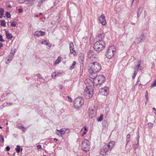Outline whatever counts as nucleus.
<instances>
[{
    "instance_id": "nucleus-41",
    "label": "nucleus",
    "mask_w": 156,
    "mask_h": 156,
    "mask_svg": "<svg viewBox=\"0 0 156 156\" xmlns=\"http://www.w3.org/2000/svg\"><path fill=\"white\" fill-rule=\"evenodd\" d=\"M55 64H57L58 63V58L55 61Z\"/></svg>"
},
{
    "instance_id": "nucleus-43",
    "label": "nucleus",
    "mask_w": 156,
    "mask_h": 156,
    "mask_svg": "<svg viewBox=\"0 0 156 156\" xmlns=\"http://www.w3.org/2000/svg\"><path fill=\"white\" fill-rule=\"evenodd\" d=\"M37 149H39L41 148V145H38L37 146Z\"/></svg>"
},
{
    "instance_id": "nucleus-64",
    "label": "nucleus",
    "mask_w": 156,
    "mask_h": 156,
    "mask_svg": "<svg viewBox=\"0 0 156 156\" xmlns=\"http://www.w3.org/2000/svg\"><path fill=\"white\" fill-rule=\"evenodd\" d=\"M42 13H40V14H39V15H42Z\"/></svg>"
},
{
    "instance_id": "nucleus-11",
    "label": "nucleus",
    "mask_w": 156,
    "mask_h": 156,
    "mask_svg": "<svg viewBox=\"0 0 156 156\" xmlns=\"http://www.w3.org/2000/svg\"><path fill=\"white\" fill-rule=\"evenodd\" d=\"M97 113L96 111L93 109L92 108H89V116L90 119L95 117Z\"/></svg>"
},
{
    "instance_id": "nucleus-35",
    "label": "nucleus",
    "mask_w": 156,
    "mask_h": 156,
    "mask_svg": "<svg viewBox=\"0 0 156 156\" xmlns=\"http://www.w3.org/2000/svg\"><path fill=\"white\" fill-rule=\"evenodd\" d=\"M16 23L15 22L13 21L11 23V26L12 27H15Z\"/></svg>"
},
{
    "instance_id": "nucleus-37",
    "label": "nucleus",
    "mask_w": 156,
    "mask_h": 156,
    "mask_svg": "<svg viewBox=\"0 0 156 156\" xmlns=\"http://www.w3.org/2000/svg\"><path fill=\"white\" fill-rule=\"evenodd\" d=\"M145 96L146 98V102H147L148 101V94L147 91L146 92V93L145 94Z\"/></svg>"
},
{
    "instance_id": "nucleus-5",
    "label": "nucleus",
    "mask_w": 156,
    "mask_h": 156,
    "mask_svg": "<svg viewBox=\"0 0 156 156\" xmlns=\"http://www.w3.org/2000/svg\"><path fill=\"white\" fill-rule=\"evenodd\" d=\"M116 51V48L115 46H112L110 47L107 50L105 53L106 57L110 59L114 55Z\"/></svg>"
},
{
    "instance_id": "nucleus-29",
    "label": "nucleus",
    "mask_w": 156,
    "mask_h": 156,
    "mask_svg": "<svg viewBox=\"0 0 156 156\" xmlns=\"http://www.w3.org/2000/svg\"><path fill=\"white\" fill-rule=\"evenodd\" d=\"M156 86V80H155L154 81L151 85L150 87H153Z\"/></svg>"
},
{
    "instance_id": "nucleus-51",
    "label": "nucleus",
    "mask_w": 156,
    "mask_h": 156,
    "mask_svg": "<svg viewBox=\"0 0 156 156\" xmlns=\"http://www.w3.org/2000/svg\"><path fill=\"white\" fill-rule=\"evenodd\" d=\"M140 8H138V11H137V12H140V14L141 13V11H140Z\"/></svg>"
},
{
    "instance_id": "nucleus-12",
    "label": "nucleus",
    "mask_w": 156,
    "mask_h": 156,
    "mask_svg": "<svg viewBox=\"0 0 156 156\" xmlns=\"http://www.w3.org/2000/svg\"><path fill=\"white\" fill-rule=\"evenodd\" d=\"M109 91V88L108 87H105L103 88H101L99 90L100 92L102 94L106 96L108 94Z\"/></svg>"
},
{
    "instance_id": "nucleus-22",
    "label": "nucleus",
    "mask_w": 156,
    "mask_h": 156,
    "mask_svg": "<svg viewBox=\"0 0 156 156\" xmlns=\"http://www.w3.org/2000/svg\"><path fill=\"white\" fill-rule=\"evenodd\" d=\"M138 63L139 64L136 66L135 70L138 71V69L141 70V66H140V63H141V61H138Z\"/></svg>"
},
{
    "instance_id": "nucleus-44",
    "label": "nucleus",
    "mask_w": 156,
    "mask_h": 156,
    "mask_svg": "<svg viewBox=\"0 0 156 156\" xmlns=\"http://www.w3.org/2000/svg\"><path fill=\"white\" fill-rule=\"evenodd\" d=\"M68 100H69V102H72V99L71 98H70V97L69 96H68Z\"/></svg>"
},
{
    "instance_id": "nucleus-46",
    "label": "nucleus",
    "mask_w": 156,
    "mask_h": 156,
    "mask_svg": "<svg viewBox=\"0 0 156 156\" xmlns=\"http://www.w3.org/2000/svg\"><path fill=\"white\" fill-rule=\"evenodd\" d=\"M152 125V124L151 123V122H149L148 123V126L150 127V126H151Z\"/></svg>"
},
{
    "instance_id": "nucleus-55",
    "label": "nucleus",
    "mask_w": 156,
    "mask_h": 156,
    "mask_svg": "<svg viewBox=\"0 0 156 156\" xmlns=\"http://www.w3.org/2000/svg\"><path fill=\"white\" fill-rule=\"evenodd\" d=\"M139 0H133L132 2H133L135 1L136 2V3H137L138 2Z\"/></svg>"
},
{
    "instance_id": "nucleus-39",
    "label": "nucleus",
    "mask_w": 156,
    "mask_h": 156,
    "mask_svg": "<svg viewBox=\"0 0 156 156\" xmlns=\"http://www.w3.org/2000/svg\"><path fill=\"white\" fill-rule=\"evenodd\" d=\"M46 45L48 46L47 48L48 49H49L51 47V44H50V43L48 42V44L47 45Z\"/></svg>"
},
{
    "instance_id": "nucleus-56",
    "label": "nucleus",
    "mask_w": 156,
    "mask_h": 156,
    "mask_svg": "<svg viewBox=\"0 0 156 156\" xmlns=\"http://www.w3.org/2000/svg\"><path fill=\"white\" fill-rule=\"evenodd\" d=\"M54 141H55L56 142V141H57L58 140V139H56V138H54Z\"/></svg>"
},
{
    "instance_id": "nucleus-40",
    "label": "nucleus",
    "mask_w": 156,
    "mask_h": 156,
    "mask_svg": "<svg viewBox=\"0 0 156 156\" xmlns=\"http://www.w3.org/2000/svg\"><path fill=\"white\" fill-rule=\"evenodd\" d=\"M12 103L11 102H9L6 103V106H10L12 105Z\"/></svg>"
},
{
    "instance_id": "nucleus-38",
    "label": "nucleus",
    "mask_w": 156,
    "mask_h": 156,
    "mask_svg": "<svg viewBox=\"0 0 156 156\" xmlns=\"http://www.w3.org/2000/svg\"><path fill=\"white\" fill-rule=\"evenodd\" d=\"M48 42L47 41H42V44L46 45L48 44Z\"/></svg>"
},
{
    "instance_id": "nucleus-24",
    "label": "nucleus",
    "mask_w": 156,
    "mask_h": 156,
    "mask_svg": "<svg viewBox=\"0 0 156 156\" xmlns=\"http://www.w3.org/2000/svg\"><path fill=\"white\" fill-rule=\"evenodd\" d=\"M84 59V55H82L81 56H80L79 58V60L80 61V62L81 63L83 62Z\"/></svg>"
},
{
    "instance_id": "nucleus-52",
    "label": "nucleus",
    "mask_w": 156,
    "mask_h": 156,
    "mask_svg": "<svg viewBox=\"0 0 156 156\" xmlns=\"http://www.w3.org/2000/svg\"><path fill=\"white\" fill-rule=\"evenodd\" d=\"M62 87H63L62 85H60L59 86V88L61 89H62Z\"/></svg>"
},
{
    "instance_id": "nucleus-4",
    "label": "nucleus",
    "mask_w": 156,
    "mask_h": 156,
    "mask_svg": "<svg viewBox=\"0 0 156 156\" xmlns=\"http://www.w3.org/2000/svg\"><path fill=\"white\" fill-rule=\"evenodd\" d=\"M105 45L104 41H98L94 43V48L95 50L100 51L105 48Z\"/></svg>"
},
{
    "instance_id": "nucleus-6",
    "label": "nucleus",
    "mask_w": 156,
    "mask_h": 156,
    "mask_svg": "<svg viewBox=\"0 0 156 156\" xmlns=\"http://www.w3.org/2000/svg\"><path fill=\"white\" fill-rule=\"evenodd\" d=\"M84 102V100L81 97H78L76 98L74 101V106L75 108L78 109L81 107Z\"/></svg>"
},
{
    "instance_id": "nucleus-34",
    "label": "nucleus",
    "mask_w": 156,
    "mask_h": 156,
    "mask_svg": "<svg viewBox=\"0 0 156 156\" xmlns=\"http://www.w3.org/2000/svg\"><path fill=\"white\" fill-rule=\"evenodd\" d=\"M58 75L55 72L52 73L51 74V76L52 77H53L54 79L55 78V77L57 76Z\"/></svg>"
},
{
    "instance_id": "nucleus-45",
    "label": "nucleus",
    "mask_w": 156,
    "mask_h": 156,
    "mask_svg": "<svg viewBox=\"0 0 156 156\" xmlns=\"http://www.w3.org/2000/svg\"><path fill=\"white\" fill-rule=\"evenodd\" d=\"M105 123V124H105V127H106L107 126V122L105 121V120H104L103 121V123Z\"/></svg>"
},
{
    "instance_id": "nucleus-23",
    "label": "nucleus",
    "mask_w": 156,
    "mask_h": 156,
    "mask_svg": "<svg viewBox=\"0 0 156 156\" xmlns=\"http://www.w3.org/2000/svg\"><path fill=\"white\" fill-rule=\"evenodd\" d=\"M103 114H101L99 117H98L97 119V121L100 122L103 119Z\"/></svg>"
},
{
    "instance_id": "nucleus-30",
    "label": "nucleus",
    "mask_w": 156,
    "mask_h": 156,
    "mask_svg": "<svg viewBox=\"0 0 156 156\" xmlns=\"http://www.w3.org/2000/svg\"><path fill=\"white\" fill-rule=\"evenodd\" d=\"M76 61H74L73 63V64L72 65L70 66V69H73L74 68V67L75 66V65H76Z\"/></svg>"
},
{
    "instance_id": "nucleus-15",
    "label": "nucleus",
    "mask_w": 156,
    "mask_h": 156,
    "mask_svg": "<svg viewBox=\"0 0 156 156\" xmlns=\"http://www.w3.org/2000/svg\"><path fill=\"white\" fill-rule=\"evenodd\" d=\"M69 131V129L62 128L60 130H59V133L60 134L61 136H62L64 134L68 133Z\"/></svg>"
},
{
    "instance_id": "nucleus-18",
    "label": "nucleus",
    "mask_w": 156,
    "mask_h": 156,
    "mask_svg": "<svg viewBox=\"0 0 156 156\" xmlns=\"http://www.w3.org/2000/svg\"><path fill=\"white\" fill-rule=\"evenodd\" d=\"M5 34L8 39H11L13 37V36L11 34L9 33L8 31H5Z\"/></svg>"
},
{
    "instance_id": "nucleus-21",
    "label": "nucleus",
    "mask_w": 156,
    "mask_h": 156,
    "mask_svg": "<svg viewBox=\"0 0 156 156\" xmlns=\"http://www.w3.org/2000/svg\"><path fill=\"white\" fill-rule=\"evenodd\" d=\"M29 6H30L34 4V0H27Z\"/></svg>"
},
{
    "instance_id": "nucleus-27",
    "label": "nucleus",
    "mask_w": 156,
    "mask_h": 156,
    "mask_svg": "<svg viewBox=\"0 0 156 156\" xmlns=\"http://www.w3.org/2000/svg\"><path fill=\"white\" fill-rule=\"evenodd\" d=\"M130 134H128L126 136V142H127V144L129 142L130 140Z\"/></svg>"
},
{
    "instance_id": "nucleus-36",
    "label": "nucleus",
    "mask_w": 156,
    "mask_h": 156,
    "mask_svg": "<svg viewBox=\"0 0 156 156\" xmlns=\"http://www.w3.org/2000/svg\"><path fill=\"white\" fill-rule=\"evenodd\" d=\"M137 71H138L135 70V71H134V72L133 74V76H132V78L133 79L135 78V76H136V75L137 73Z\"/></svg>"
},
{
    "instance_id": "nucleus-63",
    "label": "nucleus",
    "mask_w": 156,
    "mask_h": 156,
    "mask_svg": "<svg viewBox=\"0 0 156 156\" xmlns=\"http://www.w3.org/2000/svg\"><path fill=\"white\" fill-rule=\"evenodd\" d=\"M0 128L2 129V127L0 126Z\"/></svg>"
},
{
    "instance_id": "nucleus-25",
    "label": "nucleus",
    "mask_w": 156,
    "mask_h": 156,
    "mask_svg": "<svg viewBox=\"0 0 156 156\" xmlns=\"http://www.w3.org/2000/svg\"><path fill=\"white\" fill-rule=\"evenodd\" d=\"M1 25L3 27H5L6 26V23L5 21L4 20H1L0 21Z\"/></svg>"
},
{
    "instance_id": "nucleus-61",
    "label": "nucleus",
    "mask_w": 156,
    "mask_h": 156,
    "mask_svg": "<svg viewBox=\"0 0 156 156\" xmlns=\"http://www.w3.org/2000/svg\"><path fill=\"white\" fill-rule=\"evenodd\" d=\"M61 58H59V63L60 62V61H61Z\"/></svg>"
},
{
    "instance_id": "nucleus-9",
    "label": "nucleus",
    "mask_w": 156,
    "mask_h": 156,
    "mask_svg": "<svg viewBox=\"0 0 156 156\" xmlns=\"http://www.w3.org/2000/svg\"><path fill=\"white\" fill-rule=\"evenodd\" d=\"M146 35V33H143L140 36L136 39L135 40V43L138 44L143 42L146 38L145 37Z\"/></svg>"
},
{
    "instance_id": "nucleus-59",
    "label": "nucleus",
    "mask_w": 156,
    "mask_h": 156,
    "mask_svg": "<svg viewBox=\"0 0 156 156\" xmlns=\"http://www.w3.org/2000/svg\"><path fill=\"white\" fill-rule=\"evenodd\" d=\"M153 109L155 111H156V109L155 108H153Z\"/></svg>"
},
{
    "instance_id": "nucleus-62",
    "label": "nucleus",
    "mask_w": 156,
    "mask_h": 156,
    "mask_svg": "<svg viewBox=\"0 0 156 156\" xmlns=\"http://www.w3.org/2000/svg\"><path fill=\"white\" fill-rule=\"evenodd\" d=\"M35 16L36 17H38V15H35Z\"/></svg>"
},
{
    "instance_id": "nucleus-31",
    "label": "nucleus",
    "mask_w": 156,
    "mask_h": 156,
    "mask_svg": "<svg viewBox=\"0 0 156 156\" xmlns=\"http://www.w3.org/2000/svg\"><path fill=\"white\" fill-rule=\"evenodd\" d=\"M5 15L7 18H9L11 17V15L9 12H6L5 13Z\"/></svg>"
},
{
    "instance_id": "nucleus-17",
    "label": "nucleus",
    "mask_w": 156,
    "mask_h": 156,
    "mask_svg": "<svg viewBox=\"0 0 156 156\" xmlns=\"http://www.w3.org/2000/svg\"><path fill=\"white\" fill-rule=\"evenodd\" d=\"M97 38L98 41H103L104 38V34L103 33H99L97 35Z\"/></svg>"
},
{
    "instance_id": "nucleus-32",
    "label": "nucleus",
    "mask_w": 156,
    "mask_h": 156,
    "mask_svg": "<svg viewBox=\"0 0 156 156\" xmlns=\"http://www.w3.org/2000/svg\"><path fill=\"white\" fill-rule=\"evenodd\" d=\"M4 137L2 135H0V141L4 143Z\"/></svg>"
},
{
    "instance_id": "nucleus-10",
    "label": "nucleus",
    "mask_w": 156,
    "mask_h": 156,
    "mask_svg": "<svg viewBox=\"0 0 156 156\" xmlns=\"http://www.w3.org/2000/svg\"><path fill=\"white\" fill-rule=\"evenodd\" d=\"M98 82V83L97 84V86H99L105 82V77L102 75H99L96 78Z\"/></svg>"
},
{
    "instance_id": "nucleus-7",
    "label": "nucleus",
    "mask_w": 156,
    "mask_h": 156,
    "mask_svg": "<svg viewBox=\"0 0 156 156\" xmlns=\"http://www.w3.org/2000/svg\"><path fill=\"white\" fill-rule=\"evenodd\" d=\"M81 149L84 151H87L90 148V142L87 140H84L82 142L81 145Z\"/></svg>"
},
{
    "instance_id": "nucleus-16",
    "label": "nucleus",
    "mask_w": 156,
    "mask_h": 156,
    "mask_svg": "<svg viewBox=\"0 0 156 156\" xmlns=\"http://www.w3.org/2000/svg\"><path fill=\"white\" fill-rule=\"evenodd\" d=\"M44 34L45 33L42 31H37L34 32V36L39 37L40 36H42L44 35Z\"/></svg>"
},
{
    "instance_id": "nucleus-42",
    "label": "nucleus",
    "mask_w": 156,
    "mask_h": 156,
    "mask_svg": "<svg viewBox=\"0 0 156 156\" xmlns=\"http://www.w3.org/2000/svg\"><path fill=\"white\" fill-rule=\"evenodd\" d=\"M5 148L6 151H9L10 150V147L9 146H7Z\"/></svg>"
},
{
    "instance_id": "nucleus-58",
    "label": "nucleus",
    "mask_w": 156,
    "mask_h": 156,
    "mask_svg": "<svg viewBox=\"0 0 156 156\" xmlns=\"http://www.w3.org/2000/svg\"><path fill=\"white\" fill-rule=\"evenodd\" d=\"M84 129L85 130V131L87 130V129L86 127H84Z\"/></svg>"
},
{
    "instance_id": "nucleus-20",
    "label": "nucleus",
    "mask_w": 156,
    "mask_h": 156,
    "mask_svg": "<svg viewBox=\"0 0 156 156\" xmlns=\"http://www.w3.org/2000/svg\"><path fill=\"white\" fill-rule=\"evenodd\" d=\"M37 76L38 80H39V81L41 82H44V79L43 77L41 75L39 74H37Z\"/></svg>"
},
{
    "instance_id": "nucleus-50",
    "label": "nucleus",
    "mask_w": 156,
    "mask_h": 156,
    "mask_svg": "<svg viewBox=\"0 0 156 156\" xmlns=\"http://www.w3.org/2000/svg\"><path fill=\"white\" fill-rule=\"evenodd\" d=\"M87 133V132H83V133L82 134V136H83L84 135L86 134Z\"/></svg>"
},
{
    "instance_id": "nucleus-60",
    "label": "nucleus",
    "mask_w": 156,
    "mask_h": 156,
    "mask_svg": "<svg viewBox=\"0 0 156 156\" xmlns=\"http://www.w3.org/2000/svg\"><path fill=\"white\" fill-rule=\"evenodd\" d=\"M15 155V153H14L13 154L12 156H14Z\"/></svg>"
},
{
    "instance_id": "nucleus-3",
    "label": "nucleus",
    "mask_w": 156,
    "mask_h": 156,
    "mask_svg": "<svg viewBox=\"0 0 156 156\" xmlns=\"http://www.w3.org/2000/svg\"><path fill=\"white\" fill-rule=\"evenodd\" d=\"M88 67L89 73H91L99 71L101 68V66L98 62H94L90 63Z\"/></svg>"
},
{
    "instance_id": "nucleus-33",
    "label": "nucleus",
    "mask_w": 156,
    "mask_h": 156,
    "mask_svg": "<svg viewBox=\"0 0 156 156\" xmlns=\"http://www.w3.org/2000/svg\"><path fill=\"white\" fill-rule=\"evenodd\" d=\"M16 152L18 153H19L20 152V146L18 145H17V148H16Z\"/></svg>"
},
{
    "instance_id": "nucleus-2",
    "label": "nucleus",
    "mask_w": 156,
    "mask_h": 156,
    "mask_svg": "<svg viewBox=\"0 0 156 156\" xmlns=\"http://www.w3.org/2000/svg\"><path fill=\"white\" fill-rule=\"evenodd\" d=\"M115 144L114 141H112L109 142L108 144H105L101 149L100 154L102 155H106L107 152L111 150L114 146Z\"/></svg>"
},
{
    "instance_id": "nucleus-8",
    "label": "nucleus",
    "mask_w": 156,
    "mask_h": 156,
    "mask_svg": "<svg viewBox=\"0 0 156 156\" xmlns=\"http://www.w3.org/2000/svg\"><path fill=\"white\" fill-rule=\"evenodd\" d=\"M87 55L88 58L91 60L95 61L98 58V56L95 52L93 50H89Z\"/></svg>"
},
{
    "instance_id": "nucleus-26",
    "label": "nucleus",
    "mask_w": 156,
    "mask_h": 156,
    "mask_svg": "<svg viewBox=\"0 0 156 156\" xmlns=\"http://www.w3.org/2000/svg\"><path fill=\"white\" fill-rule=\"evenodd\" d=\"M4 12V10L3 9H0V17L1 18L2 16H3Z\"/></svg>"
},
{
    "instance_id": "nucleus-28",
    "label": "nucleus",
    "mask_w": 156,
    "mask_h": 156,
    "mask_svg": "<svg viewBox=\"0 0 156 156\" xmlns=\"http://www.w3.org/2000/svg\"><path fill=\"white\" fill-rule=\"evenodd\" d=\"M44 2V0H40V1H39L38 2V6L40 7L41 6V5Z\"/></svg>"
},
{
    "instance_id": "nucleus-14",
    "label": "nucleus",
    "mask_w": 156,
    "mask_h": 156,
    "mask_svg": "<svg viewBox=\"0 0 156 156\" xmlns=\"http://www.w3.org/2000/svg\"><path fill=\"white\" fill-rule=\"evenodd\" d=\"M70 51L71 54H73L74 55H76V52L74 50V44L73 42H71L69 44Z\"/></svg>"
},
{
    "instance_id": "nucleus-49",
    "label": "nucleus",
    "mask_w": 156,
    "mask_h": 156,
    "mask_svg": "<svg viewBox=\"0 0 156 156\" xmlns=\"http://www.w3.org/2000/svg\"><path fill=\"white\" fill-rule=\"evenodd\" d=\"M18 10L19 11L20 13H21L23 12V10L21 9H19Z\"/></svg>"
},
{
    "instance_id": "nucleus-57",
    "label": "nucleus",
    "mask_w": 156,
    "mask_h": 156,
    "mask_svg": "<svg viewBox=\"0 0 156 156\" xmlns=\"http://www.w3.org/2000/svg\"><path fill=\"white\" fill-rule=\"evenodd\" d=\"M56 130H57V132L56 133V134H57L58 135V129H56Z\"/></svg>"
},
{
    "instance_id": "nucleus-13",
    "label": "nucleus",
    "mask_w": 156,
    "mask_h": 156,
    "mask_svg": "<svg viewBox=\"0 0 156 156\" xmlns=\"http://www.w3.org/2000/svg\"><path fill=\"white\" fill-rule=\"evenodd\" d=\"M98 20L102 25L105 26L106 24V23L105 20V17L103 14L101 15L99 17Z\"/></svg>"
},
{
    "instance_id": "nucleus-47",
    "label": "nucleus",
    "mask_w": 156,
    "mask_h": 156,
    "mask_svg": "<svg viewBox=\"0 0 156 156\" xmlns=\"http://www.w3.org/2000/svg\"><path fill=\"white\" fill-rule=\"evenodd\" d=\"M20 128L22 129V130L23 131H24V130H25V128H24V127L23 126H21V127H20Z\"/></svg>"
},
{
    "instance_id": "nucleus-48",
    "label": "nucleus",
    "mask_w": 156,
    "mask_h": 156,
    "mask_svg": "<svg viewBox=\"0 0 156 156\" xmlns=\"http://www.w3.org/2000/svg\"><path fill=\"white\" fill-rule=\"evenodd\" d=\"M19 2L20 3H23L24 2V1H23V0H19Z\"/></svg>"
},
{
    "instance_id": "nucleus-19",
    "label": "nucleus",
    "mask_w": 156,
    "mask_h": 156,
    "mask_svg": "<svg viewBox=\"0 0 156 156\" xmlns=\"http://www.w3.org/2000/svg\"><path fill=\"white\" fill-rule=\"evenodd\" d=\"M96 73H90L89 76L92 79L95 80H96L97 77V75Z\"/></svg>"
},
{
    "instance_id": "nucleus-1",
    "label": "nucleus",
    "mask_w": 156,
    "mask_h": 156,
    "mask_svg": "<svg viewBox=\"0 0 156 156\" xmlns=\"http://www.w3.org/2000/svg\"><path fill=\"white\" fill-rule=\"evenodd\" d=\"M87 81L88 83H85L86 88L84 90V94L86 99H89L92 97L94 94V85L90 80H88Z\"/></svg>"
},
{
    "instance_id": "nucleus-54",
    "label": "nucleus",
    "mask_w": 156,
    "mask_h": 156,
    "mask_svg": "<svg viewBox=\"0 0 156 156\" xmlns=\"http://www.w3.org/2000/svg\"><path fill=\"white\" fill-rule=\"evenodd\" d=\"M140 12H137V17H138L139 16V15H140Z\"/></svg>"
},
{
    "instance_id": "nucleus-53",
    "label": "nucleus",
    "mask_w": 156,
    "mask_h": 156,
    "mask_svg": "<svg viewBox=\"0 0 156 156\" xmlns=\"http://www.w3.org/2000/svg\"><path fill=\"white\" fill-rule=\"evenodd\" d=\"M3 46L2 44L0 42V48L3 47Z\"/></svg>"
}]
</instances>
